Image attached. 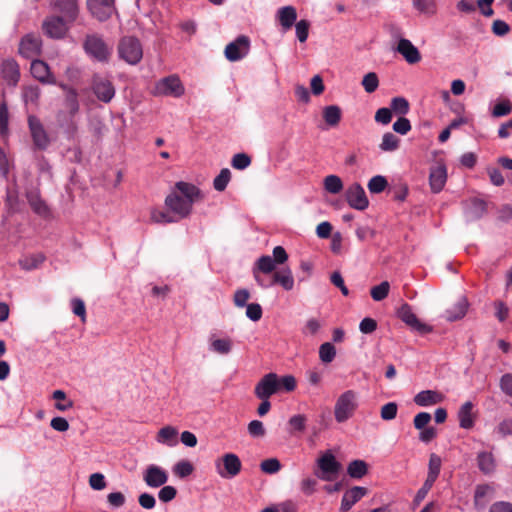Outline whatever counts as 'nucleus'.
<instances>
[{"mask_svg":"<svg viewBox=\"0 0 512 512\" xmlns=\"http://www.w3.org/2000/svg\"><path fill=\"white\" fill-rule=\"evenodd\" d=\"M203 198L201 190L194 184L179 181L174 190L166 197L165 205L177 215L178 219L187 218L193 204Z\"/></svg>","mask_w":512,"mask_h":512,"instance_id":"nucleus-1","label":"nucleus"},{"mask_svg":"<svg viewBox=\"0 0 512 512\" xmlns=\"http://www.w3.org/2000/svg\"><path fill=\"white\" fill-rule=\"evenodd\" d=\"M119 57L130 65H136L143 57L140 40L134 36H124L118 43Z\"/></svg>","mask_w":512,"mask_h":512,"instance_id":"nucleus-2","label":"nucleus"},{"mask_svg":"<svg viewBox=\"0 0 512 512\" xmlns=\"http://www.w3.org/2000/svg\"><path fill=\"white\" fill-rule=\"evenodd\" d=\"M358 407L357 393L353 390H347L336 400L334 406V416L338 423L346 422L350 419Z\"/></svg>","mask_w":512,"mask_h":512,"instance_id":"nucleus-3","label":"nucleus"},{"mask_svg":"<svg viewBox=\"0 0 512 512\" xmlns=\"http://www.w3.org/2000/svg\"><path fill=\"white\" fill-rule=\"evenodd\" d=\"M318 470L314 474L323 481H334L340 470L341 464L336 460L331 451H326L317 459Z\"/></svg>","mask_w":512,"mask_h":512,"instance_id":"nucleus-4","label":"nucleus"},{"mask_svg":"<svg viewBox=\"0 0 512 512\" xmlns=\"http://www.w3.org/2000/svg\"><path fill=\"white\" fill-rule=\"evenodd\" d=\"M27 122L33 143V149L40 151L46 150L49 147L51 140L40 119L35 115H29Z\"/></svg>","mask_w":512,"mask_h":512,"instance_id":"nucleus-5","label":"nucleus"},{"mask_svg":"<svg viewBox=\"0 0 512 512\" xmlns=\"http://www.w3.org/2000/svg\"><path fill=\"white\" fill-rule=\"evenodd\" d=\"M217 473L225 479L236 477L242 468L240 458L234 453H226L215 462Z\"/></svg>","mask_w":512,"mask_h":512,"instance_id":"nucleus-6","label":"nucleus"},{"mask_svg":"<svg viewBox=\"0 0 512 512\" xmlns=\"http://www.w3.org/2000/svg\"><path fill=\"white\" fill-rule=\"evenodd\" d=\"M84 49L87 54L99 62L108 61L111 55V49L104 40L96 34L88 35L84 42Z\"/></svg>","mask_w":512,"mask_h":512,"instance_id":"nucleus-7","label":"nucleus"},{"mask_svg":"<svg viewBox=\"0 0 512 512\" xmlns=\"http://www.w3.org/2000/svg\"><path fill=\"white\" fill-rule=\"evenodd\" d=\"M249 49V38L245 35H240L225 47L224 54L227 60L236 62L244 58L248 54Z\"/></svg>","mask_w":512,"mask_h":512,"instance_id":"nucleus-8","label":"nucleus"},{"mask_svg":"<svg viewBox=\"0 0 512 512\" xmlns=\"http://www.w3.org/2000/svg\"><path fill=\"white\" fill-rule=\"evenodd\" d=\"M277 392H279V383L278 376L275 373L264 375L254 389L255 395L259 399H269Z\"/></svg>","mask_w":512,"mask_h":512,"instance_id":"nucleus-9","label":"nucleus"},{"mask_svg":"<svg viewBox=\"0 0 512 512\" xmlns=\"http://www.w3.org/2000/svg\"><path fill=\"white\" fill-rule=\"evenodd\" d=\"M158 95L180 97L184 94V87L175 75L161 79L155 86Z\"/></svg>","mask_w":512,"mask_h":512,"instance_id":"nucleus-10","label":"nucleus"},{"mask_svg":"<svg viewBox=\"0 0 512 512\" xmlns=\"http://www.w3.org/2000/svg\"><path fill=\"white\" fill-rule=\"evenodd\" d=\"M345 198L349 206L356 210L363 211L369 205L366 193L359 183H353L347 188Z\"/></svg>","mask_w":512,"mask_h":512,"instance_id":"nucleus-11","label":"nucleus"},{"mask_svg":"<svg viewBox=\"0 0 512 512\" xmlns=\"http://www.w3.org/2000/svg\"><path fill=\"white\" fill-rule=\"evenodd\" d=\"M398 317L412 329L418 331L421 334H426L432 331V327L419 321L417 316L412 311L409 304L404 303L401 305L397 312Z\"/></svg>","mask_w":512,"mask_h":512,"instance_id":"nucleus-12","label":"nucleus"},{"mask_svg":"<svg viewBox=\"0 0 512 512\" xmlns=\"http://www.w3.org/2000/svg\"><path fill=\"white\" fill-rule=\"evenodd\" d=\"M42 40L39 35L34 33L26 34L22 37L19 44V53L29 59L40 55Z\"/></svg>","mask_w":512,"mask_h":512,"instance_id":"nucleus-13","label":"nucleus"},{"mask_svg":"<svg viewBox=\"0 0 512 512\" xmlns=\"http://www.w3.org/2000/svg\"><path fill=\"white\" fill-rule=\"evenodd\" d=\"M87 7L93 17L103 22L113 14L114 0H87Z\"/></svg>","mask_w":512,"mask_h":512,"instance_id":"nucleus-14","label":"nucleus"},{"mask_svg":"<svg viewBox=\"0 0 512 512\" xmlns=\"http://www.w3.org/2000/svg\"><path fill=\"white\" fill-rule=\"evenodd\" d=\"M66 21L64 17L51 16L45 19L42 29L48 37L60 39L65 36L68 30Z\"/></svg>","mask_w":512,"mask_h":512,"instance_id":"nucleus-15","label":"nucleus"},{"mask_svg":"<svg viewBox=\"0 0 512 512\" xmlns=\"http://www.w3.org/2000/svg\"><path fill=\"white\" fill-rule=\"evenodd\" d=\"M92 90L96 97L104 103H109L115 95V88L112 82L101 76H94Z\"/></svg>","mask_w":512,"mask_h":512,"instance_id":"nucleus-16","label":"nucleus"},{"mask_svg":"<svg viewBox=\"0 0 512 512\" xmlns=\"http://www.w3.org/2000/svg\"><path fill=\"white\" fill-rule=\"evenodd\" d=\"M276 263L273 261L272 257L269 255H262L258 258L253 268V276L255 281L259 286L263 288H267L268 284L264 281L263 278L259 275V273L270 274L274 273L276 270Z\"/></svg>","mask_w":512,"mask_h":512,"instance_id":"nucleus-17","label":"nucleus"},{"mask_svg":"<svg viewBox=\"0 0 512 512\" xmlns=\"http://www.w3.org/2000/svg\"><path fill=\"white\" fill-rule=\"evenodd\" d=\"M143 480L149 487L158 488L168 481V474L163 468L151 464L145 469Z\"/></svg>","mask_w":512,"mask_h":512,"instance_id":"nucleus-18","label":"nucleus"},{"mask_svg":"<svg viewBox=\"0 0 512 512\" xmlns=\"http://www.w3.org/2000/svg\"><path fill=\"white\" fill-rule=\"evenodd\" d=\"M31 74L43 84H56V78L51 73L49 66L42 60H33L31 63Z\"/></svg>","mask_w":512,"mask_h":512,"instance_id":"nucleus-19","label":"nucleus"},{"mask_svg":"<svg viewBox=\"0 0 512 512\" xmlns=\"http://www.w3.org/2000/svg\"><path fill=\"white\" fill-rule=\"evenodd\" d=\"M367 493V488L361 486H354L347 490L341 500L340 512H348Z\"/></svg>","mask_w":512,"mask_h":512,"instance_id":"nucleus-20","label":"nucleus"},{"mask_svg":"<svg viewBox=\"0 0 512 512\" xmlns=\"http://www.w3.org/2000/svg\"><path fill=\"white\" fill-rule=\"evenodd\" d=\"M54 9L59 11L68 22H73L78 16L77 0H50Z\"/></svg>","mask_w":512,"mask_h":512,"instance_id":"nucleus-21","label":"nucleus"},{"mask_svg":"<svg viewBox=\"0 0 512 512\" xmlns=\"http://www.w3.org/2000/svg\"><path fill=\"white\" fill-rule=\"evenodd\" d=\"M268 287L280 285L286 291H290L294 287V277L290 268H282L273 273L271 281L267 282Z\"/></svg>","mask_w":512,"mask_h":512,"instance_id":"nucleus-22","label":"nucleus"},{"mask_svg":"<svg viewBox=\"0 0 512 512\" xmlns=\"http://www.w3.org/2000/svg\"><path fill=\"white\" fill-rule=\"evenodd\" d=\"M397 51L409 64H415L421 60V54L419 50L408 39L402 38L399 40Z\"/></svg>","mask_w":512,"mask_h":512,"instance_id":"nucleus-23","label":"nucleus"},{"mask_svg":"<svg viewBox=\"0 0 512 512\" xmlns=\"http://www.w3.org/2000/svg\"><path fill=\"white\" fill-rule=\"evenodd\" d=\"M2 75L8 85L16 86L20 79L18 63L13 59L4 60L1 65Z\"/></svg>","mask_w":512,"mask_h":512,"instance_id":"nucleus-24","label":"nucleus"},{"mask_svg":"<svg viewBox=\"0 0 512 512\" xmlns=\"http://www.w3.org/2000/svg\"><path fill=\"white\" fill-rule=\"evenodd\" d=\"M447 180V170L444 165L432 167L429 175V183L434 193L440 192Z\"/></svg>","mask_w":512,"mask_h":512,"instance_id":"nucleus-25","label":"nucleus"},{"mask_svg":"<svg viewBox=\"0 0 512 512\" xmlns=\"http://www.w3.org/2000/svg\"><path fill=\"white\" fill-rule=\"evenodd\" d=\"M27 201L31 207V209L41 217H48L50 215V210L45 203V201L41 198L38 190H30L26 193Z\"/></svg>","mask_w":512,"mask_h":512,"instance_id":"nucleus-26","label":"nucleus"},{"mask_svg":"<svg viewBox=\"0 0 512 512\" xmlns=\"http://www.w3.org/2000/svg\"><path fill=\"white\" fill-rule=\"evenodd\" d=\"M443 399L444 396L438 391L423 390L415 395L414 402L420 407H427L441 403Z\"/></svg>","mask_w":512,"mask_h":512,"instance_id":"nucleus-27","label":"nucleus"},{"mask_svg":"<svg viewBox=\"0 0 512 512\" xmlns=\"http://www.w3.org/2000/svg\"><path fill=\"white\" fill-rule=\"evenodd\" d=\"M277 19L283 29L289 30L297 19V12L293 6H284L277 11Z\"/></svg>","mask_w":512,"mask_h":512,"instance_id":"nucleus-28","label":"nucleus"},{"mask_svg":"<svg viewBox=\"0 0 512 512\" xmlns=\"http://www.w3.org/2000/svg\"><path fill=\"white\" fill-rule=\"evenodd\" d=\"M473 404L470 401L465 402L458 411V420L461 428L470 429L474 426V416L472 413Z\"/></svg>","mask_w":512,"mask_h":512,"instance_id":"nucleus-29","label":"nucleus"},{"mask_svg":"<svg viewBox=\"0 0 512 512\" xmlns=\"http://www.w3.org/2000/svg\"><path fill=\"white\" fill-rule=\"evenodd\" d=\"M177 435H178V431L175 427L165 426L158 431L156 440L159 443L166 444L170 447H173L178 442Z\"/></svg>","mask_w":512,"mask_h":512,"instance_id":"nucleus-30","label":"nucleus"},{"mask_svg":"<svg viewBox=\"0 0 512 512\" xmlns=\"http://www.w3.org/2000/svg\"><path fill=\"white\" fill-rule=\"evenodd\" d=\"M61 87L66 90V96H65V107L68 110V113L70 117H74L78 111H79V102H78V95L75 89L73 88H67L66 85H61Z\"/></svg>","mask_w":512,"mask_h":512,"instance_id":"nucleus-31","label":"nucleus"},{"mask_svg":"<svg viewBox=\"0 0 512 512\" xmlns=\"http://www.w3.org/2000/svg\"><path fill=\"white\" fill-rule=\"evenodd\" d=\"M477 464L484 474H491L496 468L494 456L490 452H480L477 456Z\"/></svg>","mask_w":512,"mask_h":512,"instance_id":"nucleus-32","label":"nucleus"},{"mask_svg":"<svg viewBox=\"0 0 512 512\" xmlns=\"http://www.w3.org/2000/svg\"><path fill=\"white\" fill-rule=\"evenodd\" d=\"M347 473L351 478L361 479L368 473V465L364 460H353L347 467Z\"/></svg>","mask_w":512,"mask_h":512,"instance_id":"nucleus-33","label":"nucleus"},{"mask_svg":"<svg viewBox=\"0 0 512 512\" xmlns=\"http://www.w3.org/2000/svg\"><path fill=\"white\" fill-rule=\"evenodd\" d=\"M468 303L465 298H461L452 308L446 310V319L455 321L465 316Z\"/></svg>","mask_w":512,"mask_h":512,"instance_id":"nucleus-34","label":"nucleus"},{"mask_svg":"<svg viewBox=\"0 0 512 512\" xmlns=\"http://www.w3.org/2000/svg\"><path fill=\"white\" fill-rule=\"evenodd\" d=\"M341 116V109L337 105L326 106L323 110V118L329 126H337Z\"/></svg>","mask_w":512,"mask_h":512,"instance_id":"nucleus-35","label":"nucleus"},{"mask_svg":"<svg viewBox=\"0 0 512 512\" xmlns=\"http://www.w3.org/2000/svg\"><path fill=\"white\" fill-rule=\"evenodd\" d=\"M413 7L422 14L434 15L437 12L436 0H412Z\"/></svg>","mask_w":512,"mask_h":512,"instance_id":"nucleus-36","label":"nucleus"},{"mask_svg":"<svg viewBox=\"0 0 512 512\" xmlns=\"http://www.w3.org/2000/svg\"><path fill=\"white\" fill-rule=\"evenodd\" d=\"M324 189L331 194H338L343 189V182L337 175H328L323 181Z\"/></svg>","mask_w":512,"mask_h":512,"instance_id":"nucleus-37","label":"nucleus"},{"mask_svg":"<svg viewBox=\"0 0 512 512\" xmlns=\"http://www.w3.org/2000/svg\"><path fill=\"white\" fill-rule=\"evenodd\" d=\"M400 143V139L391 132H387L382 137V142L379 145V148L385 152H391L398 149Z\"/></svg>","mask_w":512,"mask_h":512,"instance_id":"nucleus-38","label":"nucleus"},{"mask_svg":"<svg viewBox=\"0 0 512 512\" xmlns=\"http://www.w3.org/2000/svg\"><path fill=\"white\" fill-rule=\"evenodd\" d=\"M441 458L435 453H431L428 463L427 478L436 481L441 471Z\"/></svg>","mask_w":512,"mask_h":512,"instance_id":"nucleus-39","label":"nucleus"},{"mask_svg":"<svg viewBox=\"0 0 512 512\" xmlns=\"http://www.w3.org/2000/svg\"><path fill=\"white\" fill-rule=\"evenodd\" d=\"M210 349L218 354H228L232 349V341L229 338L212 339L210 342Z\"/></svg>","mask_w":512,"mask_h":512,"instance_id":"nucleus-40","label":"nucleus"},{"mask_svg":"<svg viewBox=\"0 0 512 512\" xmlns=\"http://www.w3.org/2000/svg\"><path fill=\"white\" fill-rule=\"evenodd\" d=\"M194 471L193 464L188 460L178 461L173 466V473L179 478H186L190 476Z\"/></svg>","mask_w":512,"mask_h":512,"instance_id":"nucleus-41","label":"nucleus"},{"mask_svg":"<svg viewBox=\"0 0 512 512\" xmlns=\"http://www.w3.org/2000/svg\"><path fill=\"white\" fill-rule=\"evenodd\" d=\"M336 356L335 346L330 342H325L319 347V358L325 363H331Z\"/></svg>","mask_w":512,"mask_h":512,"instance_id":"nucleus-42","label":"nucleus"},{"mask_svg":"<svg viewBox=\"0 0 512 512\" xmlns=\"http://www.w3.org/2000/svg\"><path fill=\"white\" fill-rule=\"evenodd\" d=\"M388 186L387 179L382 175L372 177L368 182V189L371 193L378 194L383 192Z\"/></svg>","mask_w":512,"mask_h":512,"instance_id":"nucleus-43","label":"nucleus"},{"mask_svg":"<svg viewBox=\"0 0 512 512\" xmlns=\"http://www.w3.org/2000/svg\"><path fill=\"white\" fill-rule=\"evenodd\" d=\"M390 291V284L388 281H383L379 285H376L371 288L370 295L373 300L375 301H382L384 300Z\"/></svg>","mask_w":512,"mask_h":512,"instance_id":"nucleus-44","label":"nucleus"},{"mask_svg":"<svg viewBox=\"0 0 512 512\" xmlns=\"http://www.w3.org/2000/svg\"><path fill=\"white\" fill-rule=\"evenodd\" d=\"M231 179V172L228 168H223L213 181V187L217 191H224Z\"/></svg>","mask_w":512,"mask_h":512,"instance_id":"nucleus-45","label":"nucleus"},{"mask_svg":"<svg viewBox=\"0 0 512 512\" xmlns=\"http://www.w3.org/2000/svg\"><path fill=\"white\" fill-rule=\"evenodd\" d=\"M361 84L367 93L375 92L379 86V79L377 74L375 72L367 73L364 75Z\"/></svg>","mask_w":512,"mask_h":512,"instance_id":"nucleus-46","label":"nucleus"},{"mask_svg":"<svg viewBox=\"0 0 512 512\" xmlns=\"http://www.w3.org/2000/svg\"><path fill=\"white\" fill-rule=\"evenodd\" d=\"M9 112L5 101L0 103V135L5 137L8 135Z\"/></svg>","mask_w":512,"mask_h":512,"instance_id":"nucleus-47","label":"nucleus"},{"mask_svg":"<svg viewBox=\"0 0 512 512\" xmlns=\"http://www.w3.org/2000/svg\"><path fill=\"white\" fill-rule=\"evenodd\" d=\"M306 422H307V418L305 415L298 414V415L292 416L288 421V424L291 428L290 432L291 433L304 432L306 429Z\"/></svg>","mask_w":512,"mask_h":512,"instance_id":"nucleus-48","label":"nucleus"},{"mask_svg":"<svg viewBox=\"0 0 512 512\" xmlns=\"http://www.w3.org/2000/svg\"><path fill=\"white\" fill-rule=\"evenodd\" d=\"M44 261L42 254H36L29 257H25L19 261L20 266L25 270H32L37 268Z\"/></svg>","mask_w":512,"mask_h":512,"instance_id":"nucleus-49","label":"nucleus"},{"mask_svg":"<svg viewBox=\"0 0 512 512\" xmlns=\"http://www.w3.org/2000/svg\"><path fill=\"white\" fill-rule=\"evenodd\" d=\"M260 469L266 474H275L280 471L281 463L277 458H268L260 463Z\"/></svg>","mask_w":512,"mask_h":512,"instance_id":"nucleus-50","label":"nucleus"},{"mask_svg":"<svg viewBox=\"0 0 512 512\" xmlns=\"http://www.w3.org/2000/svg\"><path fill=\"white\" fill-rule=\"evenodd\" d=\"M436 481L426 478L422 487L417 491L414 499L413 505L414 507L418 506L427 496L428 492L431 490L432 486Z\"/></svg>","mask_w":512,"mask_h":512,"instance_id":"nucleus-51","label":"nucleus"},{"mask_svg":"<svg viewBox=\"0 0 512 512\" xmlns=\"http://www.w3.org/2000/svg\"><path fill=\"white\" fill-rule=\"evenodd\" d=\"M397 114L405 115L409 111V102L404 97H394L391 100V111Z\"/></svg>","mask_w":512,"mask_h":512,"instance_id":"nucleus-52","label":"nucleus"},{"mask_svg":"<svg viewBox=\"0 0 512 512\" xmlns=\"http://www.w3.org/2000/svg\"><path fill=\"white\" fill-rule=\"evenodd\" d=\"M251 164V157L245 153L235 154L232 158L231 165L237 170H244Z\"/></svg>","mask_w":512,"mask_h":512,"instance_id":"nucleus-53","label":"nucleus"},{"mask_svg":"<svg viewBox=\"0 0 512 512\" xmlns=\"http://www.w3.org/2000/svg\"><path fill=\"white\" fill-rule=\"evenodd\" d=\"M398 406L395 402L386 403L381 407L380 416L385 421H390L396 418Z\"/></svg>","mask_w":512,"mask_h":512,"instance_id":"nucleus-54","label":"nucleus"},{"mask_svg":"<svg viewBox=\"0 0 512 512\" xmlns=\"http://www.w3.org/2000/svg\"><path fill=\"white\" fill-rule=\"evenodd\" d=\"M250 297V292L247 289H238L235 291L233 296L234 305L239 308L247 306V301L250 299Z\"/></svg>","mask_w":512,"mask_h":512,"instance_id":"nucleus-55","label":"nucleus"},{"mask_svg":"<svg viewBox=\"0 0 512 512\" xmlns=\"http://www.w3.org/2000/svg\"><path fill=\"white\" fill-rule=\"evenodd\" d=\"M40 97V89L38 86H28L23 90V98L26 103L36 104Z\"/></svg>","mask_w":512,"mask_h":512,"instance_id":"nucleus-56","label":"nucleus"},{"mask_svg":"<svg viewBox=\"0 0 512 512\" xmlns=\"http://www.w3.org/2000/svg\"><path fill=\"white\" fill-rule=\"evenodd\" d=\"M296 36L300 42H305L309 35L310 23L307 20H300L295 25Z\"/></svg>","mask_w":512,"mask_h":512,"instance_id":"nucleus-57","label":"nucleus"},{"mask_svg":"<svg viewBox=\"0 0 512 512\" xmlns=\"http://www.w3.org/2000/svg\"><path fill=\"white\" fill-rule=\"evenodd\" d=\"M262 307L258 303H250L246 306V316L256 322L259 321L262 318Z\"/></svg>","mask_w":512,"mask_h":512,"instance_id":"nucleus-58","label":"nucleus"},{"mask_svg":"<svg viewBox=\"0 0 512 512\" xmlns=\"http://www.w3.org/2000/svg\"><path fill=\"white\" fill-rule=\"evenodd\" d=\"M431 421V415L428 412H420L413 419V425L417 430H422Z\"/></svg>","mask_w":512,"mask_h":512,"instance_id":"nucleus-59","label":"nucleus"},{"mask_svg":"<svg viewBox=\"0 0 512 512\" xmlns=\"http://www.w3.org/2000/svg\"><path fill=\"white\" fill-rule=\"evenodd\" d=\"M392 120V111L389 108H379L375 113V121L377 123L387 125Z\"/></svg>","mask_w":512,"mask_h":512,"instance_id":"nucleus-60","label":"nucleus"},{"mask_svg":"<svg viewBox=\"0 0 512 512\" xmlns=\"http://www.w3.org/2000/svg\"><path fill=\"white\" fill-rule=\"evenodd\" d=\"M512 110V105L509 101H502L497 103L492 111L494 117H502L508 115Z\"/></svg>","mask_w":512,"mask_h":512,"instance_id":"nucleus-61","label":"nucleus"},{"mask_svg":"<svg viewBox=\"0 0 512 512\" xmlns=\"http://www.w3.org/2000/svg\"><path fill=\"white\" fill-rule=\"evenodd\" d=\"M89 485L94 490H102L106 487L105 477L101 473H93L89 477Z\"/></svg>","mask_w":512,"mask_h":512,"instance_id":"nucleus-62","label":"nucleus"},{"mask_svg":"<svg viewBox=\"0 0 512 512\" xmlns=\"http://www.w3.org/2000/svg\"><path fill=\"white\" fill-rule=\"evenodd\" d=\"M393 130L401 135H406L411 130L410 121L405 117H400L393 124Z\"/></svg>","mask_w":512,"mask_h":512,"instance_id":"nucleus-63","label":"nucleus"},{"mask_svg":"<svg viewBox=\"0 0 512 512\" xmlns=\"http://www.w3.org/2000/svg\"><path fill=\"white\" fill-rule=\"evenodd\" d=\"M500 388L503 393L512 397V374L506 373L500 379Z\"/></svg>","mask_w":512,"mask_h":512,"instance_id":"nucleus-64","label":"nucleus"}]
</instances>
